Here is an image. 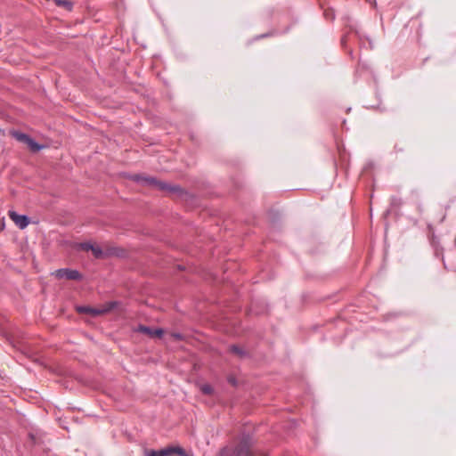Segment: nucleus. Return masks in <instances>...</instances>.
<instances>
[{
  "mask_svg": "<svg viewBox=\"0 0 456 456\" xmlns=\"http://www.w3.org/2000/svg\"><path fill=\"white\" fill-rule=\"evenodd\" d=\"M134 180L137 183H141L146 185L153 186L160 191H167L170 194L174 193H181L183 191L182 188L178 185L175 184H169L163 181H159L155 177L152 176H146V175H135L134 176Z\"/></svg>",
  "mask_w": 456,
  "mask_h": 456,
  "instance_id": "obj_1",
  "label": "nucleus"
},
{
  "mask_svg": "<svg viewBox=\"0 0 456 456\" xmlns=\"http://www.w3.org/2000/svg\"><path fill=\"white\" fill-rule=\"evenodd\" d=\"M253 444L252 437L248 434H243L240 443L234 449L236 456H254L251 450Z\"/></svg>",
  "mask_w": 456,
  "mask_h": 456,
  "instance_id": "obj_2",
  "label": "nucleus"
},
{
  "mask_svg": "<svg viewBox=\"0 0 456 456\" xmlns=\"http://www.w3.org/2000/svg\"><path fill=\"white\" fill-rule=\"evenodd\" d=\"M173 454L179 456H193L192 454L187 453L185 450L180 446H168L159 451L151 450L145 452V456H171Z\"/></svg>",
  "mask_w": 456,
  "mask_h": 456,
  "instance_id": "obj_3",
  "label": "nucleus"
},
{
  "mask_svg": "<svg viewBox=\"0 0 456 456\" xmlns=\"http://www.w3.org/2000/svg\"><path fill=\"white\" fill-rule=\"evenodd\" d=\"M54 274L58 279H66L70 281L82 280V274L77 270L69 268L58 269L55 271Z\"/></svg>",
  "mask_w": 456,
  "mask_h": 456,
  "instance_id": "obj_4",
  "label": "nucleus"
},
{
  "mask_svg": "<svg viewBox=\"0 0 456 456\" xmlns=\"http://www.w3.org/2000/svg\"><path fill=\"white\" fill-rule=\"evenodd\" d=\"M9 216L20 229L26 228L29 224V218L28 216L19 215L14 211H10Z\"/></svg>",
  "mask_w": 456,
  "mask_h": 456,
  "instance_id": "obj_5",
  "label": "nucleus"
},
{
  "mask_svg": "<svg viewBox=\"0 0 456 456\" xmlns=\"http://www.w3.org/2000/svg\"><path fill=\"white\" fill-rule=\"evenodd\" d=\"M138 330L141 331L142 333L147 334L152 338L153 337L161 338L164 334V331L162 329H151V328H150L148 326H144V325H140Z\"/></svg>",
  "mask_w": 456,
  "mask_h": 456,
  "instance_id": "obj_6",
  "label": "nucleus"
},
{
  "mask_svg": "<svg viewBox=\"0 0 456 456\" xmlns=\"http://www.w3.org/2000/svg\"><path fill=\"white\" fill-rule=\"evenodd\" d=\"M26 144L29 147V149L32 151H40L43 146L40 145L38 142H37L33 138L29 137L28 140L26 142Z\"/></svg>",
  "mask_w": 456,
  "mask_h": 456,
  "instance_id": "obj_7",
  "label": "nucleus"
},
{
  "mask_svg": "<svg viewBox=\"0 0 456 456\" xmlns=\"http://www.w3.org/2000/svg\"><path fill=\"white\" fill-rule=\"evenodd\" d=\"M12 135L14 138H16L18 141L21 142H24L26 143V142L28 140V138L30 137L29 135L24 134V133H20V132H17V131H14L12 133Z\"/></svg>",
  "mask_w": 456,
  "mask_h": 456,
  "instance_id": "obj_8",
  "label": "nucleus"
},
{
  "mask_svg": "<svg viewBox=\"0 0 456 456\" xmlns=\"http://www.w3.org/2000/svg\"><path fill=\"white\" fill-rule=\"evenodd\" d=\"M231 352L238 354L240 357L243 358L247 355V353L240 346L236 345H232L230 347Z\"/></svg>",
  "mask_w": 456,
  "mask_h": 456,
  "instance_id": "obj_9",
  "label": "nucleus"
},
{
  "mask_svg": "<svg viewBox=\"0 0 456 456\" xmlns=\"http://www.w3.org/2000/svg\"><path fill=\"white\" fill-rule=\"evenodd\" d=\"M58 6L64 7L66 10L70 11L72 9V3L68 0H53Z\"/></svg>",
  "mask_w": 456,
  "mask_h": 456,
  "instance_id": "obj_10",
  "label": "nucleus"
},
{
  "mask_svg": "<svg viewBox=\"0 0 456 456\" xmlns=\"http://www.w3.org/2000/svg\"><path fill=\"white\" fill-rule=\"evenodd\" d=\"M93 244L90 242H81L77 245V248L84 250V251H90L93 249Z\"/></svg>",
  "mask_w": 456,
  "mask_h": 456,
  "instance_id": "obj_11",
  "label": "nucleus"
},
{
  "mask_svg": "<svg viewBox=\"0 0 456 456\" xmlns=\"http://www.w3.org/2000/svg\"><path fill=\"white\" fill-rule=\"evenodd\" d=\"M218 456H236V455H235L234 450H231L227 447H225L220 451Z\"/></svg>",
  "mask_w": 456,
  "mask_h": 456,
  "instance_id": "obj_12",
  "label": "nucleus"
},
{
  "mask_svg": "<svg viewBox=\"0 0 456 456\" xmlns=\"http://www.w3.org/2000/svg\"><path fill=\"white\" fill-rule=\"evenodd\" d=\"M91 251L93 252L94 256L96 257V258H101L102 256H103V251L102 250V248L98 246H93V249H91Z\"/></svg>",
  "mask_w": 456,
  "mask_h": 456,
  "instance_id": "obj_13",
  "label": "nucleus"
},
{
  "mask_svg": "<svg viewBox=\"0 0 456 456\" xmlns=\"http://www.w3.org/2000/svg\"><path fill=\"white\" fill-rule=\"evenodd\" d=\"M200 390L205 395H211L213 393V387L210 385H208V384L203 385L200 387Z\"/></svg>",
  "mask_w": 456,
  "mask_h": 456,
  "instance_id": "obj_14",
  "label": "nucleus"
},
{
  "mask_svg": "<svg viewBox=\"0 0 456 456\" xmlns=\"http://www.w3.org/2000/svg\"><path fill=\"white\" fill-rule=\"evenodd\" d=\"M81 309H88V312H90V314L93 315H98V314H101L102 313H103L102 310L91 308L88 306H81Z\"/></svg>",
  "mask_w": 456,
  "mask_h": 456,
  "instance_id": "obj_15",
  "label": "nucleus"
},
{
  "mask_svg": "<svg viewBox=\"0 0 456 456\" xmlns=\"http://www.w3.org/2000/svg\"><path fill=\"white\" fill-rule=\"evenodd\" d=\"M172 336H173L175 339H177V340H182V339H183V335H182V334H180V333H174Z\"/></svg>",
  "mask_w": 456,
  "mask_h": 456,
  "instance_id": "obj_16",
  "label": "nucleus"
},
{
  "mask_svg": "<svg viewBox=\"0 0 456 456\" xmlns=\"http://www.w3.org/2000/svg\"><path fill=\"white\" fill-rule=\"evenodd\" d=\"M346 36H344V37L341 38V45L345 47V46H346Z\"/></svg>",
  "mask_w": 456,
  "mask_h": 456,
  "instance_id": "obj_17",
  "label": "nucleus"
},
{
  "mask_svg": "<svg viewBox=\"0 0 456 456\" xmlns=\"http://www.w3.org/2000/svg\"><path fill=\"white\" fill-rule=\"evenodd\" d=\"M78 311L81 312V313H88V314H90V312H88V309H81V306L78 308Z\"/></svg>",
  "mask_w": 456,
  "mask_h": 456,
  "instance_id": "obj_18",
  "label": "nucleus"
},
{
  "mask_svg": "<svg viewBox=\"0 0 456 456\" xmlns=\"http://www.w3.org/2000/svg\"><path fill=\"white\" fill-rule=\"evenodd\" d=\"M29 438L33 443H35V436L33 434H29Z\"/></svg>",
  "mask_w": 456,
  "mask_h": 456,
  "instance_id": "obj_19",
  "label": "nucleus"
},
{
  "mask_svg": "<svg viewBox=\"0 0 456 456\" xmlns=\"http://www.w3.org/2000/svg\"><path fill=\"white\" fill-rule=\"evenodd\" d=\"M369 44H370V48H373L372 42H371V40H370V39H369Z\"/></svg>",
  "mask_w": 456,
  "mask_h": 456,
  "instance_id": "obj_20",
  "label": "nucleus"
},
{
  "mask_svg": "<svg viewBox=\"0 0 456 456\" xmlns=\"http://www.w3.org/2000/svg\"><path fill=\"white\" fill-rule=\"evenodd\" d=\"M266 37V35H261V36L258 37V38H262V37Z\"/></svg>",
  "mask_w": 456,
  "mask_h": 456,
  "instance_id": "obj_21",
  "label": "nucleus"
},
{
  "mask_svg": "<svg viewBox=\"0 0 456 456\" xmlns=\"http://www.w3.org/2000/svg\"><path fill=\"white\" fill-rule=\"evenodd\" d=\"M356 35H359V32L356 31ZM358 37H359V39L362 40L361 37L360 36H358Z\"/></svg>",
  "mask_w": 456,
  "mask_h": 456,
  "instance_id": "obj_22",
  "label": "nucleus"
},
{
  "mask_svg": "<svg viewBox=\"0 0 456 456\" xmlns=\"http://www.w3.org/2000/svg\"><path fill=\"white\" fill-rule=\"evenodd\" d=\"M368 2L371 3V0H367Z\"/></svg>",
  "mask_w": 456,
  "mask_h": 456,
  "instance_id": "obj_23",
  "label": "nucleus"
}]
</instances>
